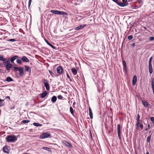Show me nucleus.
Listing matches in <instances>:
<instances>
[{"label": "nucleus", "mask_w": 154, "mask_h": 154, "mask_svg": "<svg viewBox=\"0 0 154 154\" xmlns=\"http://www.w3.org/2000/svg\"><path fill=\"white\" fill-rule=\"evenodd\" d=\"M17 140L16 136H11L10 135L7 136L6 137V142L8 143H14Z\"/></svg>", "instance_id": "1"}, {"label": "nucleus", "mask_w": 154, "mask_h": 154, "mask_svg": "<svg viewBox=\"0 0 154 154\" xmlns=\"http://www.w3.org/2000/svg\"><path fill=\"white\" fill-rule=\"evenodd\" d=\"M50 12L55 14L61 15H67L68 14V13L65 12L58 10H51L50 11Z\"/></svg>", "instance_id": "2"}, {"label": "nucleus", "mask_w": 154, "mask_h": 154, "mask_svg": "<svg viewBox=\"0 0 154 154\" xmlns=\"http://www.w3.org/2000/svg\"><path fill=\"white\" fill-rule=\"evenodd\" d=\"M51 135L50 133L48 132L43 133L40 136V138L41 139H44L48 138Z\"/></svg>", "instance_id": "3"}, {"label": "nucleus", "mask_w": 154, "mask_h": 154, "mask_svg": "<svg viewBox=\"0 0 154 154\" xmlns=\"http://www.w3.org/2000/svg\"><path fill=\"white\" fill-rule=\"evenodd\" d=\"M43 83L44 84V85L46 88V89L48 91L50 88L48 81L46 79H44L43 80Z\"/></svg>", "instance_id": "4"}, {"label": "nucleus", "mask_w": 154, "mask_h": 154, "mask_svg": "<svg viewBox=\"0 0 154 154\" xmlns=\"http://www.w3.org/2000/svg\"><path fill=\"white\" fill-rule=\"evenodd\" d=\"M142 103L144 106L146 108H151V105L145 100H142Z\"/></svg>", "instance_id": "5"}, {"label": "nucleus", "mask_w": 154, "mask_h": 154, "mask_svg": "<svg viewBox=\"0 0 154 154\" xmlns=\"http://www.w3.org/2000/svg\"><path fill=\"white\" fill-rule=\"evenodd\" d=\"M57 73L60 75H61L63 73V69L62 66H60L57 68Z\"/></svg>", "instance_id": "6"}, {"label": "nucleus", "mask_w": 154, "mask_h": 154, "mask_svg": "<svg viewBox=\"0 0 154 154\" xmlns=\"http://www.w3.org/2000/svg\"><path fill=\"white\" fill-rule=\"evenodd\" d=\"M121 130V126L119 124H118L117 125V132L118 134V137H119V139L121 140V131H120Z\"/></svg>", "instance_id": "7"}, {"label": "nucleus", "mask_w": 154, "mask_h": 154, "mask_svg": "<svg viewBox=\"0 0 154 154\" xmlns=\"http://www.w3.org/2000/svg\"><path fill=\"white\" fill-rule=\"evenodd\" d=\"M3 151L4 153H10V150L8 149V146H5L3 148Z\"/></svg>", "instance_id": "8"}, {"label": "nucleus", "mask_w": 154, "mask_h": 154, "mask_svg": "<svg viewBox=\"0 0 154 154\" xmlns=\"http://www.w3.org/2000/svg\"><path fill=\"white\" fill-rule=\"evenodd\" d=\"M77 68H72L71 69L72 72L74 75H75L77 74Z\"/></svg>", "instance_id": "9"}, {"label": "nucleus", "mask_w": 154, "mask_h": 154, "mask_svg": "<svg viewBox=\"0 0 154 154\" xmlns=\"http://www.w3.org/2000/svg\"><path fill=\"white\" fill-rule=\"evenodd\" d=\"M12 66V65L10 62V63H9L8 64L6 65V70L7 71H9Z\"/></svg>", "instance_id": "10"}, {"label": "nucleus", "mask_w": 154, "mask_h": 154, "mask_svg": "<svg viewBox=\"0 0 154 154\" xmlns=\"http://www.w3.org/2000/svg\"><path fill=\"white\" fill-rule=\"evenodd\" d=\"M137 81V77L136 75L134 76L133 80H132V85H134Z\"/></svg>", "instance_id": "11"}, {"label": "nucleus", "mask_w": 154, "mask_h": 154, "mask_svg": "<svg viewBox=\"0 0 154 154\" xmlns=\"http://www.w3.org/2000/svg\"><path fill=\"white\" fill-rule=\"evenodd\" d=\"M24 68L23 67H21L20 68V69H19V74L21 76L22 75L24 74Z\"/></svg>", "instance_id": "12"}, {"label": "nucleus", "mask_w": 154, "mask_h": 154, "mask_svg": "<svg viewBox=\"0 0 154 154\" xmlns=\"http://www.w3.org/2000/svg\"><path fill=\"white\" fill-rule=\"evenodd\" d=\"M47 94V92L45 91L43 92L42 93L40 94V97L41 98H43L46 97Z\"/></svg>", "instance_id": "13"}, {"label": "nucleus", "mask_w": 154, "mask_h": 154, "mask_svg": "<svg viewBox=\"0 0 154 154\" xmlns=\"http://www.w3.org/2000/svg\"><path fill=\"white\" fill-rule=\"evenodd\" d=\"M22 60L23 62H29V60L25 56H23L22 57Z\"/></svg>", "instance_id": "14"}, {"label": "nucleus", "mask_w": 154, "mask_h": 154, "mask_svg": "<svg viewBox=\"0 0 154 154\" xmlns=\"http://www.w3.org/2000/svg\"><path fill=\"white\" fill-rule=\"evenodd\" d=\"M18 58V56L17 55L12 57L10 59V61L12 63H14V61Z\"/></svg>", "instance_id": "15"}, {"label": "nucleus", "mask_w": 154, "mask_h": 154, "mask_svg": "<svg viewBox=\"0 0 154 154\" xmlns=\"http://www.w3.org/2000/svg\"><path fill=\"white\" fill-rule=\"evenodd\" d=\"M151 85L152 88L153 90V94H154V78L152 79Z\"/></svg>", "instance_id": "16"}, {"label": "nucleus", "mask_w": 154, "mask_h": 154, "mask_svg": "<svg viewBox=\"0 0 154 154\" xmlns=\"http://www.w3.org/2000/svg\"><path fill=\"white\" fill-rule=\"evenodd\" d=\"M25 70L26 71L30 72L31 71V69L28 66H25Z\"/></svg>", "instance_id": "17"}, {"label": "nucleus", "mask_w": 154, "mask_h": 154, "mask_svg": "<svg viewBox=\"0 0 154 154\" xmlns=\"http://www.w3.org/2000/svg\"><path fill=\"white\" fill-rule=\"evenodd\" d=\"M45 41L47 44L50 47H51L53 49H56L55 47L52 45L51 43H50L46 39H45Z\"/></svg>", "instance_id": "18"}, {"label": "nucleus", "mask_w": 154, "mask_h": 154, "mask_svg": "<svg viewBox=\"0 0 154 154\" xmlns=\"http://www.w3.org/2000/svg\"><path fill=\"white\" fill-rule=\"evenodd\" d=\"M86 24H83L82 25H80L79 26H78L75 29L76 30H78L80 29H82V28L84 27L85 26H86Z\"/></svg>", "instance_id": "19"}, {"label": "nucleus", "mask_w": 154, "mask_h": 154, "mask_svg": "<svg viewBox=\"0 0 154 154\" xmlns=\"http://www.w3.org/2000/svg\"><path fill=\"white\" fill-rule=\"evenodd\" d=\"M89 111L90 117L91 119H92L93 118V113L90 107H89Z\"/></svg>", "instance_id": "20"}, {"label": "nucleus", "mask_w": 154, "mask_h": 154, "mask_svg": "<svg viewBox=\"0 0 154 154\" xmlns=\"http://www.w3.org/2000/svg\"><path fill=\"white\" fill-rule=\"evenodd\" d=\"M57 99L56 97L54 96L51 98V101L53 103H55Z\"/></svg>", "instance_id": "21"}, {"label": "nucleus", "mask_w": 154, "mask_h": 154, "mask_svg": "<svg viewBox=\"0 0 154 154\" xmlns=\"http://www.w3.org/2000/svg\"><path fill=\"white\" fill-rule=\"evenodd\" d=\"M5 80L7 81L8 82H9L13 81V79L11 77L9 76L7 77Z\"/></svg>", "instance_id": "22"}, {"label": "nucleus", "mask_w": 154, "mask_h": 154, "mask_svg": "<svg viewBox=\"0 0 154 154\" xmlns=\"http://www.w3.org/2000/svg\"><path fill=\"white\" fill-rule=\"evenodd\" d=\"M66 142L67 143V144H65V146H66L67 147H68L69 148H71L72 147V145H71V144L69 143V142L66 141Z\"/></svg>", "instance_id": "23"}, {"label": "nucleus", "mask_w": 154, "mask_h": 154, "mask_svg": "<svg viewBox=\"0 0 154 154\" xmlns=\"http://www.w3.org/2000/svg\"><path fill=\"white\" fill-rule=\"evenodd\" d=\"M70 112L71 114L73 116H74V110L72 108V107L71 106H70Z\"/></svg>", "instance_id": "24"}, {"label": "nucleus", "mask_w": 154, "mask_h": 154, "mask_svg": "<svg viewBox=\"0 0 154 154\" xmlns=\"http://www.w3.org/2000/svg\"><path fill=\"white\" fill-rule=\"evenodd\" d=\"M20 67H14V72H16L19 71V69H20Z\"/></svg>", "instance_id": "25"}, {"label": "nucleus", "mask_w": 154, "mask_h": 154, "mask_svg": "<svg viewBox=\"0 0 154 154\" xmlns=\"http://www.w3.org/2000/svg\"><path fill=\"white\" fill-rule=\"evenodd\" d=\"M42 148L48 151H50L51 150V148L49 147L44 146Z\"/></svg>", "instance_id": "26"}, {"label": "nucleus", "mask_w": 154, "mask_h": 154, "mask_svg": "<svg viewBox=\"0 0 154 154\" xmlns=\"http://www.w3.org/2000/svg\"><path fill=\"white\" fill-rule=\"evenodd\" d=\"M30 122V121L29 120H24L22 121L21 123H23L25 124L26 123H29Z\"/></svg>", "instance_id": "27"}, {"label": "nucleus", "mask_w": 154, "mask_h": 154, "mask_svg": "<svg viewBox=\"0 0 154 154\" xmlns=\"http://www.w3.org/2000/svg\"><path fill=\"white\" fill-rule=\"evenodd\" d=\"M33 125L36 126H41L42 125L39 123H35L34 122L33 123Z\"/></svg>", "instance_id": "28"}, {"label": "nucleus", "mask_w": 154, "mask_h": 154, "mask_svg": "<svg viewBox=\"0 0 154 154\" xmlns=\"http://www.w3.org/2000/svg\"><path fill=\"white\" fill-rule=\"evenodd\" d=\"M66 75L67 76V77L69 79V81L70 82H72V79H71L70 78V76H69V75L68 74V73L66 71Z\"/></svg>", "instance_id": "29"}, {"label": "nucleus", "mask_w": 154, "mask_h": 154, "mask_svg": "<svg viewBox=\"0 0 154 154\" xmlns=\"http://www.w3.org/2000/svg\"><path fill=\"white\" fill-rule=\"evenodd\" d=\"M149 71L150 74H152V67H149Z\"/></svg>", "instance_id": "30"}, {"label": "nucleus", "mask_w": 154, "mask_h": 154, "mask_svg": "<svg viewBox=\"0 0 154 154\" xmlns=\"http://www.w3.org/2000/svg\"><path fill=\"white\" fill-rule=\"evenodd\" d=\"M151 138V136H149L148 137L147 140V142L149 143Z\"/></svg>", "instance_id": "31"}, {"label": "nucleus", "mask_w": 154, "mask_h": 154, "mask_svg": "<svg viewBox=\"0 0 154 154\" xmlns=\"http://www.w3.org/2000/svg\"><path fill=\"white\" fill-rule=\"evenodd\" d=\"M17 62V63L19 64H22V62L21 60L20 59H17L16 60Z\"/></svg>", "instance_id": "32"}, {"label": "nucleus", "mask_w": 154, "mask_h": 154, "mask_svg": "<svg viewBox=\"0 0 154 154\" xmlns=\"http://www.w3.org/2000/svg\"><path fill=\"white\" fill-rule=\"evenodd\" d=\"M8 60H10V59H7V58H4L3 59V60L2 61H3V62H7Z\"/></svg>", "instance_id": "33"}, {"label": "nucleus", "mask_w": 154, "mask_h": 154, "mask_svg": "<svg viewBox=\"0 0 154 154\" xmlns=\"http://www.w3.org/2000/svg\"><path fill=\"white\" fill-rule=\"evenodd\" d=\"M140 121H137V122L136 123V126H137V127H136L137 129V128L139 127V125L140 124Z\"/></svg>", "instance_id": "34"}, {"label": "nucleus", "mask_w": 154, "mask_h": 154, "mask_svg": "<svg viewBox=\"0 0 154 154\" xmlns=\"http://www.w3.org/2000/svg\"><path fill=\"white\" fill-rule=\"evenodd\" d=\"M140 116L139 114H138L137 115V119H136L137 121H141H141H140Z\"/></svg>", "instance_id": "35"}, {"label": "nucleus", "mask_w": 154, "mask_h": 154, "mask_svg": "<svg viewBox=\"0 0 154 154\" xmlns=\"http://www.w3.org/2000/svg\"><path fill=\"white\" fill-rule=\"evenodd\" d=\"M150 120L153 122V125H154V118L153 117H152L150 118Z\"/></svg>", "instance_id": "36"}, {"label": "nucleus", "mask_w": 154, "mask_h": 154, "mask_svg": "<svg viewBox=\"0 0 154 154\" xmlns=\"http://www.w3.org/2000/svg\"><path fill=\"white\" fill-rule=\"evenodd\" d=\"M58 98L59 99L62 100L63 99V97L61 95H59L57 96Z\"/></svg>", "instance_id": "37"}, {"label": "nucleus", "mask_w": 154, "mask_h": 154, "mask_svg": "<svg viewBox=\"0 0 154 154\" xmlns=\"http://www.w3.org/2000/svg\"><path fill=\"white\" fill-rule=\"evenodd\" d=\"M122 64L123 66H126V64L125 61V60H123Z\"/></svg>", "instance_id": "38"}, {"label": "nucleus", "mask_w": 154, "mask_h": 154, "mask_svg": "<svg viewBox=\"0 0 154 154\" xmlns=\"http://www.w3.org/2000/svg\"><path fill=\"white\" fill-rule=\"evenodd\" d=\"M133 38V36L132 35H130L128 37V39L129 40H131Z\"/></svg>", "instance_id": "39"}, {"label": "nucleus", "mask_w": 154, "mask_h": 154, "mask_svg": "<svg viewBox=\"0 0 154 154\" xmlns=\"http://www.w3.org/2000/svg\"><path fill=\"white\" fill-rule=\"evenodd\" d=\"M123 70L125 71V72H127V68L126 66H123Z\"/></svg>", "instance_id": "40"}, {"label": "nucleus", "mask_w": 154, "mask_h": 154, "mask_svg": "<svg viewBox=\"0 0 154 154\" xmlns=\"http://www.w3.org/2000/svg\"><path fill=\"white\" fill-rule=\"evenodd\" d=\"M8 41H10V42H13L15 41H16V40L12 38V39H10L8 40Z\"/></svg>", "instance_id": "41"}, {"label": "nucleus", "mask_w": 154, "mask_h": 154, "mask_svg": "<svg viewBox=\"0 0 154 154\" xmlns=\"http://www.w3.org/2000/svg\"><path fill=\"white\" fill-rule=\"evenodd\" d=\"M31 2H32V0H29L28 7H30V6L31 5Z\"/></svg>", "instance_id": "42"}, {"label": "nucleus", "mask_w": 154, "mask_h": 154, "mask_svg": "<svg viewBox=\"0 0 154 154\" xmlns=\"http://www.w3.org/2000/svg\"><path fill=\"white\" fill-rule=\"evenodd\" d=\"M1 65L3 67H5L6 66V65L4 63H2L1 64Z\"/></svg>", "instance_id": "43"}, {"label": "nucleus", "mask_w": 154, "mask_h": 154, "mask_svg": "<svg viewBox=\"0 0 154 154\" xmlns=\"http://www.w3.org/2000/svg\"><path fill=\"white\" fill-rule=\"evenodd\" d=\"M149 39L150 40V41H152V40H154V37H153V36H152V37H150Z\"/></svg>", "instance_id": "44"}, {"label": "nucleus", "mask_w": 154, "mask_h": 154, "mask_svg": "<svg viewBox=\"0 0 154 154\" xmlns=\"http://www.w3.org/2000/svg\"><path fill=\"white\" fill-rule=\"evenodd\" d=\"M4 58L3 57L2 55H0V60L2 61Z\"/></svg>", "instance_id": "45"}, {"label": "nucleus", "mask_w": 154, "mask_h": 154, "mask_svg": "<svg viewBox=\"0 0 154 154\" xmlns=\"http://www.w3.org/2000/svg\"><path fill=\"white\" fill-rule=\"evenodd\" d=\"M49 72L50 74L53 77V72L50 70H49Z\"/></svg>", "instance_id": "46"}, {"label": "nucleus", "mask_w": 154, "mask_h": 154, "mask_svg": "<svg viewBox=\"0 0 154 154\" xmlns=\"http://www.w3.org/2000/svg\"><path fill=\"white\" fill-rule=\"evenodd\" d=\"M140 127L141 129H143V124H140Z\"/></svg>", "instance_id": "47"}, {"label": "nucleus", "mask_w": 154, "mask_h": 154, "mask_svg": "<svg viewBox=\"0 0 154 154\" xmlns=\"http://www.w3.org/2000/svg\"><path fill=\"white\" fill-rule=\"evenodd\" d=\"M10 60H8L7 62H3V63H4L5 64V65H6V64H8L9 63H10Z\"/></svg>", "instance_id": "48"}, {"label": "nucleus", "mask_w": 154, "mask_h": 154, "mask_svg": "<svg viewBox=\"0 0 154 154\" xmlns=\"http://www.w3.org/2000/svg\"><path fill=\"white\" fill-rule=\"evenodd\" d=\"M152 57H150V58L149 59V63H152Z\"/></svg>", "instance_id": "49"}, {"label": "nucleus", "mask_w": 154, "mask_h": 154, "mask_svg": "<svg viewBox=\"0 0 154 154\" xmlns=\"http://www.w3.org/2000/svg\"><path fill=\"white\" fill-rule=\"evenodd\" d=\"M4 105H5V103L2 102L0 103V107L2 106H3Z\"/></svg>", "instance_id": "50"}, {"label": "nucleus", "mask_w": 154, "mask_h": 154, "mask_svg": "<svg viewBox=\"0 0 154 154\" xmlns=\"http://www.w3.org/2000/svg\"><path fill=\"white\" fill-rule=\"evenodd\" d=\"M152 66V63H149V67H151Z\"/></svg>", "instance_id": "51"}, {"label": "nucleus", "mask_w": 154, "mask_h": 154, "mask_svg": "<svg viewBox=\"0 0 154 154\" xmlns=\"http://www.w3.org/2000/svg\"><path fill=\"white\" fill-rule=\"evenodd\" d=\"M127 1V0H122V2H123V3H128Z\"/></svg>", "instance_id": "52"}, {"label": "nucleus", "mask_w": 154, "mask_h": 154, "mask_svg": "<svg viewBox=\"0 0 154 154\" xmlns=\"http://www.w3.org/2000/svg\"><path fill=\"white\" fill-rule=\"evenodd\" d=\"M5 98L8 99L9 100H10V97L9 96H8L5 97Z\"/></svg>", "instance_id": "53"}, {"label": "nucleus", "mask_w": 154, "mask_h": 154, "mask_svg": "<svg viewBox=\"0 0 154 154\" xmlns=\"http://www.w3.org/2000/svg\"><path fill=\"white\" fill-rule=\"evenodd\" d=\"M135 43H133L132 44V45H131V46H132V47H134L135 46Z\"/></svg>", "instance_id": "54"}, {"label": "nucleus", "mask_w": 154, "mask_h": 154, "mask_svg": "<svg viewBox=\"0 0 154 154\" xmlns=\"http://www.w3.org/2000/svg\"><path fill=\"white\" fill-rule=\"evenodd\" d=\"M148 128H150V125L149 124H148L147 125Z\"/></svg>", "instance_id": "55"}, {"label": "nucleus", "mask_w": 154, "mask_h": 154, "mask_svg": "<svg viewBox=\"0 0 154 154\" xmlns=\"http://www.w3.org/2000/svg\"><path fill=\"white\" fill-rule=\"evenodd\" d=\"M4 100H1L0 99V102H1L2 101H4Z\"/></svg>", "instance_id": "56"}, {"label": "nucleus", "mask_w": 154, "mask_h": 154, "mask_svg": "<svg viewBox=\"0 0 154 154\" xmlns=\"http://www.w3.org/2000/svg\"><path fill=\"white\" fill-rule=\"evenodd\" d=\"M138 2L139 3H140L141 2V0H138Z\"/></svg>", "instance_id": "57"}, {"label": "nucleus", "mask_w": 154, "mask_h": 154, "mask_svg": "<svg viewBox=\"0 0 154 154\" xmlns=\"http://www.w3.org/2000/svg\"><path fill=\"white\" fill-rule=\"evenodd\" d=\"M148 128H146L145 129V130H146V131H147L148 130Z\"/></svg>", "instance_id": "58"}, {"label": "nucleus", "mask_w": 154, "mask_h": 154, "mask_svg": "<svg viewBox=\"0 0 154 154\" xmlns=\"http://www.w3.org/2000/svg\"><path fill=\"white\" fill-rule=\"evenodd\" d=\"M146 154H149L148 152H146Z\"/></svg>", "instance_id": "59"}, {"label": "nucleus", "mask_w": 154, "mask_h": 154, "mask_svg": "<svg viewBox=\"0 0 154 154\" xmlns=\"http://www.w3.org/2000/svg\"><path fill=\"white\" fill-rule=\"evenodd\" d=\"M75 104V102H74L73 103V105H74V104Z\"/></svg>", "instance_id": "60"}, {"label": "nucleus", "mask_w": 154, "mask_h": 154, "mask_svg": "<svg viewBox=\"0 0 154 154\" xmlns=\"http://www.w3.org/2000/svg\"><path fill=\"white\" fill-rule=\"evenodd\" d=\"M2 70L0 69V72H1Z\"/></svg>", "instance_id": "61"}, {"label": "nucleus", "mask_w": 154, "mask_h": 154, "mask_svg": "<svg viewBox=\"0 0 154 154\" xmlns=\"http://www.w3.org/2000/svg\"><path fill=\"white\" fill-rule=\"evenodd\" d=\"M135 154H137V153L136 152H135Z\"/></svg>", "instance_id": "62"}, {"label": "nucleus", "mask_w": 154, "mask_h": 154, "mask_svg": "<svg viewBox=\"0 0 154 154\" xmlns=\"http://www.w3.org/2000/svg\"><path fill=\"white\" fill-rule=\"evenodd\" d=\"M150 132H151L150 131H149V133H150Z\"/></svg>", "instance_id": "63"}]
</instances>
